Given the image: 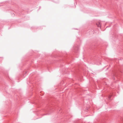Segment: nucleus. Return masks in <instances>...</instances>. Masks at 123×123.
I'll return each instance as SVG.
<instances>
[{"mask_svg": "<svg viewBox=\"0 0 123 123\" xmlns=\"http://www.w3.org/2000/svg\"><path fill=\"white\" fill-rule=\"evenodd\" d=\"M97 25L98 27H101V25L99 23H98L97 24Z\"/></svg>", "mask_w": 123, "mask_h": 123, "instance_id": "1", "label": "nucleus"}]
</instances>
